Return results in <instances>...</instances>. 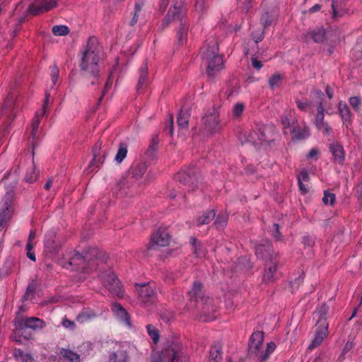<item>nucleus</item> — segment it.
I'll return each mask as SVG.
<instances>
[{
  "label": "nucleus",
  "instance_id": "obj_1",
  "mask_svg": "<svg viewBox=\"0 0 362 362\" xmlns=\"http://www.w3.org/2000/svg\"><path fill=\"white\" fill-rule=\"evenodd\" d=\"M100 60L98 41L95 37H88L79 59L81 76L88 86H98L101 81Z\"/></svg>",
  "mask_w": 362,
  "mask_h": 362
},
{
  "label": "nucleus",
  "instance_id": "obj_2",
  "mask_svg": "<svg viewBox=\"0 0 362 362\" xmlns=\"http://www.w3.org/2000/svg\"><path fill=\"white\" fill-rule=\"evenodd\" d=\"M173 21L179 22V25L177 28L176 43L179 46L183 45L187 42L189 23L187 19V11L183 6V3L181 1L179 4L176 1L170 8L159 28L163 30Z\"/></svg>",
  "mask_w": 362,
  "mask_h": 362
},
{
  "label": "nucleus",
  "instance_id": "obj_3",
  "mask_svg": "<svg viewBox=\"0 0 362 362\" xmlns=\"http://www.w3.org/2000/svg\"><path fill=\"white\" fill-rule=\"evenodd\" d=\"M184 349L176 339L168 340L159 354L151 355V362H184Z\"/></svg>",
  "mask_w": 362,
  "mask_h": 362
},
{
  "label": "nucleus",
  "instance_id": "obj_4",
  "mask_svg": "<svg viewBox=\"0 0 362 362\" xmlns=\"http://www.w3.org/2000/svg\"><path fill=\"white\" fill-rule=\"evenodd\" d=\"M218 45L216 40L206 41V47L202 52V59L207 64L206 73L209 77L215 75L223 66V61L218 54Z\"/></svg>",
  "mask_w": 362,
  "mask_h": 362
},
{
  "label": "nucleus",
  "instance_id": "obj_5",
  "mask_svg": "<svg viewBox=\"0 0 362 362\" xmlns=\"http://www.w3.org/2000/svg\"><path fill=\"white\" fill-rule=\"evenodd\" d=\"M146 169L147 164L146 162H140L132 165L127 173V176L123 177L112 188L113 192L115 194L120 193L124 196L128 195V192L126 189L130 188L135 180L141 178Z\"/></svg>",
  "mask_w": 362,
  "mask_h": 362
},
{
  "label": "nucleus",
  "instance_id": "obj_6",
  "mask_svg": "<svg viewBox=\"0 0 362 362\" xmlns=\"http://www.w3.org/2000/svg\"><path fill=\"white\" fill-rule=\"evenodd\" d=\"M100 278L103 286L114 296L119 298L123 296L124 291L119 286V281L114 272L111 270L104 271L100 273Z\"/></svg>",
  "mask_w": 362,
  "mask_h": 362
},
{
  "label": "nucleus",
  "instance_id": "obj_7",
  "mask_svg": "<svg viewBox=\"0 0 362 362\" xmlns=\"http://www.w3.org/2000/svg\"><path fill=\"white\" fill-rule=\"evenodd\" d=\"M313 98L319 99V103L317 107V115L315 124L317 129L322 134H329L332 133V129L328 124L324 122V107L322 105V99L324 93L321 90H316L311 93Z\"/></svg>",
  "mask_w": 362,
  "mask_h": 362
},
{
  "label": "nucleus",
  "instance_id": "obj_8",
  "mask_svg": "<svg viewBox=\"0 0 362 362\" xmlns=\"http://www.w3.org/2000/svg\"><path fill=\"white\" fill-rule=\"evenodd\" d=\"M16 185V182L14 181L11 188L7 189L6 194L3 197V204L0 209V227L6 224L12 217L13 209L11 208V205L14 196L13 188Z\"/></svg>",
  "mask_w": 362,
  "mask_h": 362
},
{
  "label": "nucleus",
  "instance_id": "obj_9",
  "mask_svg": "<svg viewBox=\"0 0 362 362\" xmlns=\"http://www.w3.org/2000/svg\"><path fill=\"white\" fill-rule=\"evenodd\" d=\"M219 113L213 108L202 117V129L210 134H220L221 125L219 122Z\"/></svg>",
  "mask_w": 362,
  "mask_h": 362
},
{
  "label": "nucleus",
  "instance_id": "obj_10",
  "mask_svg": "<svg viewBox=\"0 0 362 362\" xmlns=\"http://www.w3.org/2000/svg\"><path fill=\"white\" fill-rule=\"evenodd\" d=\"M195 305L199 313L200 318L203 321H211L216 318L214 314L216 311V308L213 304L212 299L209 297L201 296L200 300Z\"/></svg>",
  "mask_w": 362,
  "mask_h": 362
},
{
  "label": "nucleus",
  "instance_id": "obj_11",
  "mask_svg": "<svg viewBox=\"0 0 362 362\" xmlns=\"http://www.w3.org/2000/svg\"><path fill=\"white\" fill-rule=\"evenodd\" d=\"M199 176L194 169H189L188 170H182L177 173L175 176V180L187 187L189 192L194 191L198 187Z\"/></svg>",
  "mask_w": 362,
  "mask_h": 362
},
{
  "label": "nucleus",
  "instance_id": "obj_12",
  "mask_svg": "<svg viewBox=\"0 0 362 362\" xmlns=\"http://www.w3.org/2000/svg\"><path fill=\"white\" fill-rule=\"evenodd\" d=\"M277 15L278 13L275 8L267 9L262 13L260 18V22L264 29L259 34H256L255 32L251 33V36L255 43H258L263 40L264 37V30L272 25L273 21L276 18Z\"/></svg>",
  "mask_w": 362,
  "mask_h": 362
},
{
  "label": "nucleus",
  "instance_id": "obj_13",
  "mask_svg": "<svg viewBox=\"0 0 362 362\" xmlns=\"http://www.w3.org/2000/svg\"><path fill=\"white\" fill-rule=\"evenodd\" d=\"M90 258L88 253H83V255H81L78 252H75L64 264V267L66 268L71 267L74 270H81L84 273H88L90 269L86 259H89Z\"/></svg>",
  "mask_w": 362,
  "mask_h": 362
},
{
  "label": "nucleus",
  "instance_id": "obj_14",
  "mask_svg": "<svg viewBox=\"0 0 362 362\" xmlns=\"http://www.w3.org/2000/svg\"><path fill=\"white\" fill-rule=\"evenodd\" d=\"M170 236L165 228H158L151 236L150 242L147 245V250H153L157 247L168 246Z\"/></svg>",
  "mask_w": 362,
  "mask_h": 362
},
{
  "label": "nucleus",
  "instance_id": "obj_15",
  "mask_svg": "<svg viewBox=\"0 0 362 362\" xmlns=\"http://www.w3.org/2000/svg\"><path fill=\"white\" fill-rule=\"evenodd\" d=\"M14 323L16 328L19 331L25 328H30L36 330L42 329L45 326V322L40 318L35 317H17L15 318Z\"/></svg>",
  "mask_w": 362,
  "mask_h": 362
},
{
  "label": "nucleus",
  "instance_id": "obj_16",
  "mask_svg": "<svg viewBox=\"0 0 362 362\" xmlns=\"http://www.w3.org/2000/svg\"><path fill=\"white\" fill-rule=\"evenodd\" d=\"M139 297L144 303H153L157 299V291L154 285L150 282L144 284H136Z\"/></svg>",
  "mask_w": 362,
  "mask_h": 362
},
{
  "label": "nucleus",
  "instance_id": "obj_17",
  "mask_svg": "<svg viewBox=\"0 0 362 362\" xmlns=\"http://www.w3.org/2000/svg\"><path fill=\"white\" fill-rule=\"evenodd\" d=\"M106 362H130V356L125 346L115 344L113 349L109 352Z\"/></svg>",
  "mask_w": 362,
  "mask_h": 362
},
{
  "label": "nucleus",
  "instance_id": "obj_18",
  "mask_svg": "<svg viewBox=\"0 0 362 362\" xmlns=\"http://www.w3.org/2000/svg\"><path fill=\"white\" fill-rule=\"evenodd\" d=\"M281 123L283 125L284 134H290L292 136H307L310 134L308 127H300L297 121H293L291 123H290V121L287 117H285L284 119H282Z\"/></svg>",
  "mask_w": 362,
  "mask_h": 362
},
{
  "label": "nucleus",
  "instance_id": "obj_19",
  "mask_svg": "<svg viewBox=\"0 0 362 362\" xmlns=\"http://www.w3.org/2000/svg\"><path fill=\"white\" fill-rule=\"evenodd\" d=\"M4 108L6 111L7 122L2 126L1 131L4 134H8L11 133V123L17 114V110L15 108V101L12 96L7 98Z\"/></svg>",
  "mask_w": 362,
  "mask_h": 362
},
{
  "label": "nucleus",
  "instance_id": "obj_20",
  "mask_svg": "<svg viewBox=\"0 0 362 362\" xmlns=\"http://www.w3.org/2000/svg\"><path fill=\"white\" fill-rule=\"evenodd\" d=\"M57 1L54 0H36L35 3L31 4L26 11L33 16H37L40 13L48 11L56 7Z\"/></svg>",
  "mask_w": 362,
  "mask_h": 362
},
{
  "label": "nucleus",
  "instance_id": "obj_21",
  "mask_svg": "<svg viewBox=\"0 0 362 362\" xmlns=\"http://www.w3.org/2000/svg\"><path fill=\"white\" fill-rule=\"evenodd\" d=\"M45 251L51 256L58 253L61 242L57 239L55 233L50 231L45 236Z\"/></svg>",
  "mask_w": 362,
  "mask_h": 362
},
{
  "label": "nucleus",
  "instance_id": "obj_22",
  "mask_svg": "<svg viewBox=\"0 0 362 362\" xmlns=\"http://www.w3.org/2000/svg\"><path fill=\"white\" fill-rule=\"evenodd\" d=\"M279 264L278 257H271L270 260H267L264 263V272L262 280L265 283H271L274 281V274L276 272Z\"/></svg>",
  "mask_w": 362,
  "mask_h": 362
},
{
  "label": "nucleus",
  "instance_id": "obj_23",
  "mask_svg": "<svg viewBox=\"0 0 362 362\" xmlns=\"http://www.w3.org/2000/svg\"><path fill=\"white\" fill-rule=\"evenodd\" d=\"M264 341V333L261 331H257L252 334L248 345V355L250 356H257L258 350L261 347Z\"/></svg>",
  "mask_w": 362,
  "mask_h": 362
},
{
  "label": "nucleus",
  "instance_id": "obj_24",
  "mask_svg": "<svg viewBox=\"0 0 362 362\" xmlns=\"http://www.w3.org/2000/svg\"><path fill=\"white\" fill-rule=\"evenodd\" d=\"M255 252L257 258L264 260L265 262L267 259L270 260L271 257H278V254L274 252L272 245L269 242L257 245Z\"/></svg>",
  "mask_w": 362,
  "mask_h": 362
},
{
  "label": "nucleus",
  "instance_id": "obj_25",
  "mask_svg": "<svg viewBox=\"0 0 362 362\" xmlns=\"http://www.w3.org/2000/svg\"><path fill=\"white\" fill-rule=\"evenodd\" d=\"M317 324L318 325V327L316 330L315 337L308 346V349L310 350L319 346L322 342L328 332V323L326 320H322V323Z\"/></svg>",
  "mask_w": 362,
  "mask_h": 362
},
{
  "label": "nucleus",
  "instance_id": "obj_26",
  "mask_svg": "<svg viewBox=\"0 0 362 362\" xmlns=\"http://www.w3.org/2000/svg\"><path fill=\"white\" fill-rule=\"evenodd\" d=\"M329 36V31L326 30L324 28H315V29L309 31L306 37L311 39L316 43H325L327 42Z\"/></svg>",
  "mask_w": 362,
  "mask_h": 362
},
{
  "label": "nucleus",
  "instance_id": "obj_27",
  "mask_svg": "<svg viewBox=\"0 0 362 362\" xmlns=\"http://www.w3.org/2000/svg\"><path fill=\"white\" fill-rule=\"evenodd\" d=\"M100 148V143H96L93 147V158L86 169L88 173L93 172L95 168H99L104 162V156H100L99 155Z\"/></svg>",
  "mask_w": 362,
  "mask_h": 362
},
{
  "label": "nucleus",
  "instance_id": "obj_28",
  "mask_svg": "<svg viewBox=\"0 0 362 362\" xmlns=\"http://www.w3.org/2000/svg\"><path fill=\"white\" fill-rule=\"evenodd\" d=\"M112 310L121 321L131 327L130 316L121 304L115 303L112 306Z\"/></svg>",
  "mask_w": 362,
  "mask_h": 362
},
{
  "label": "nucleus",
  "instance_id": "obj_29",
  "mask_svg": "<svg viewBox=\"0 0 362 362\" xmlns=\"http://www.w3.org/2000/svg\"><path fill=\"white\" fill-rule=\"evenodd\" d=\"M139 76L138 80V83L136 86V90L139 91L142 89L144 87L147 86V77L148 74V69L146 60H144L141 65V67L139 70Z\"/></svg>",
  "mask_w": 362,
  "mask_h": 362
},
{
  "label": "nucleus",
  "instance_id": "obj_30",
  "mask_svg": "<svg viewBox=\"0 0 362 362\" xmlns=\"http://www.w3.org/2000/svg\"><path fill=\"white\" fill-rule=\"evenodd\" d=\"M329 149L334 157V160L339 164H341L345 158V152L342 145L339 143H332L329 145Z\"/></svg>",
  "mask_w": 362,
  "mask_h": 362
},
{
  "label": "nucleus",
  "instance_id": "obj_31",
  "mask_svg": "<svg viewBox=\"0 0 362 362\" xmlns=\"http://www.w3.org/2000/svg\"><path fill=\"white\" fill-rule=\"evenodd\" d=\"M346 0H332V18H338L343 16L346 10L345 8Z\"/></svg>",
  "mask_w": 362,
  "mask_h": 362
},
{
  "label": "nucleus",
  "instance_id": "obj_32",
  "mask_svg": "<svg viewBox=\"0 0 362 362\" xmlns=\"http://www.w3.org/2000/svg\"><path fill=\"white\" fill-rule=\"evenodd\" d=\"M203 285L200 281H194L192 289L188 291V296L191 301H195L196 303L200 300L201 296H205L202 291Z\"/></svg>",
  "mask_w": 362,
  "mask_h": 362
},
{
  "label": "nucleus",
  "instance_id": "obj_33",
  "mask_svg": "<svg viewBox=\"0 0 362 362\" xmlns=\"http://www.w3.org/2000/svg\"><path fill=\"white\" fill-rule=\"evenodd\" d=\"M190 117V107H182L177 117V122L181 129H187Z\"/></svg>",
  "mask_w": 362,
  "mask_h": 362
},
{
  "label": "nucleus",
  "instance_id": "obj_34",
  "mask_svg": "<svg viewBox=\"0 0 362 362\" xmlns=\"http://www.w3.org/2000/svg\"><path fill=\"white\" fill-rule=\"evenodd\" d=\"M159 141L158 137H153L150 143L148 149L145 152V157L147 161H153L157 158V151Z\"/></svg>",
  "mask_w": 362,
  "mask_h": 362
},
{
  "label": "nucleus",
  "instance_id": "obj_35",
  "mask_svg": "<svg viewBox=\"0 0 362 362\" xmlns=\"http://www.w3.org/2000/svg\"><path fill=\"white\" fill-rule=\"evenodd\" d=\"M221 353L222 347L219 344L212 346L209 352V362H220L222 359Z\"/></svg>",
  "mask_w": 362,
  "mask_h": 362
},
{
  "label": "nucleus",
  "instance_id": "obj_36",
  "mask_svg": "<svg viewBox=\"0 0 362 362\" xmlns=\"http://www.w3.org/2000/svg\"><path fill=\"white\" fill-rule=\"evenodd\" d=\"M214 218L215 212L214 210L206 211L197 218V226L209 224Z\"/></svg>",
  "mask_w": 362,
  "mask_h": 362
},
{
  "label": "nucleus",
  "instance_id": "obj_37",
  "mask_svg": "<svg viewBox=\"0 0 362 362\" xmlns=\"http://www.w3.org/2000/svg\"><path fill=\"white\" fill-rule=\"evenodd\" d=\"M60 354L63 358L70 362H81L80 355L69 349H62Z\"/></svg>",
  "mask_w": 362,
  "mask_h": 362
},
{
  "label": "nucleus",
  "instance_id": "obj_38",
  "mask_svg": "<svg viewBox=\"0 0 362 362\" xmlns=\"http://www.w3.org/2000/svg\"><path fill=\"white\" fill-rule=\"evenodd\" d=\"M339 112L343 121L346 122L351 121V112L348 105L344 102H339Z\"/></svg>",
  "mask_w": 362,
  "mask_h": 362
},
{
  "label": "nucleus",
  "instance_id": "obj_39",
  "mask_svg": "<svg viewBox=\"0 0 362 362\" xmlns=\"http://www.w3.org/2000/svg\"><path fill=\"white\" fill-rule=\"evenodd\" d=\"M83 253H88L89 259H86L88 262V265L90 267V269H93L94 267V259H98L99 257V251L95 247H88Z\"/></svg>",
  "mask_w": 362,
  "mask_h": 362
},
{
  "label": "nucleus",
  "instance_id": "obj_40",
  "mask_svg": "<svg viewBox=\"0 0 362 362\" xmlns=\"http://www.w3.org/2000/svg\"><path fill=\"white\" fill-rule=\"evenodd\" d=\"M96 316L95 312L93 310H83L76 317V321L79 323H84L88 320L94 318Z\"/></svg>",
  "mask_w": 362,
  "mask_h": 362
},
{
  "label": "nucleus",
  "instance_id": "obj_41",
  "mask_svg": "<svg viewBox=\"0 0 362 362\" xmlns=\"http://www.w3.org/2000/svg\"><path fill=\"white\" fill-rule=\"evenodd\" d=\"M127 144L126 143H121L119 146L118 151L115 156V160L117 163H121L127 156Z\"/></svg>",
  "mask_w": 362,
  "mask_h": 362
},
{
  "label": "nucleus",
  "instance_id": "obj_42",
  "mask_svg": "<svg viewBox=\"0 0 362 362\" xmlns=\"http://www.w3.org/2000/svg\"><path fill=\"white\" fill-rule=\"evenodd\" d=\"M144 4V3L142 0L135 3L134 16L130 21L131 26L134 25L137 23L139 18V13L141 11Z\"/></svg>",
  "mask_w": 362,
  "mask_h": 362
},
{
  "label": "nucleus",
  "instance_id": "obj_43",
  "mask_svg": "<svg viewBox=\"0 0 362 362\" xmlns=\"http://www.w3.org/2000/svg\"><path fill=\"white\" fill-rule=\"evenodd\" d=\"M52 31L56 36H65L69 33L70 30L66 25H54L52 28Z\"/></svg>",
  "mask_w": 362,
  "mask_h": 362
},
{
  "label": "nucleus",
  "instance_id": "obj_44",
  "mask_svg": "<svg viewBox=\"0 0 362 362\" xmlns=\"http://www.w3.org/2000/svg\"><path fill=\"white\" fill-rule=\"evenodd\" d=\"M228 222V216L223 214H220L216 217L214 225L216 227L217 229L221 228H223Z\"/></svg>",
  "mask_w": 362,
  "mask_h": 362
},
{
  "label": "nucleus",
  "instance_id": "obj_45",
  "mask_svg": "<svg viewBox=\"0 0 362 362\" xmlns=\"http://www.w3.org/2000/svg\"><path fill=\"white\" fill-rule=\"evenodd\" d=\"M37 284L35 281H31L27 288L25 295L23 297V300H26L28 299L30 295H33L36 291Z\"/></svg>",
  "mask_w": 362,
  "mask_h": 362
},
{
  "label": "nucleus",
  "instance_id": "obj_46",
  "mask_svg": "<svg viewBox=\"0 0 362 362\" xmlns=\"http://www.w3.org/2000/svg\"><path fill=\"white\" fill-rule=\"evenodd\" d=\"M329 308L328 306L323 303L320 308L318 310V315H319V320H317V323H322V320H326V315L328 313Z\"/></svg>",
  "mask_w": 362,
  "mask_h": 362
},
{
  "label": "nucleus",
  "instance_id": "obj_47",
  "mask_svg": "<svg viewBox=\"0 0 362 362\" xmlns=\"http://www.w3.org/2000/svg\"><path fill=\"white\" fill-rule=\"evenodd\" d=\"M322 202L325 205H327L329 204L330 205H333L335 202V194L333 193H330L327 190H325Z\"/></svg>",
  "mask_w": 362,
  "mask_h": 362
},
{
  "label": "nucleus",
  "instance_id": "obj_48",
  "mask_svg": "<svg viewBox=\"0 0 362 362\" xmlns=\"http://www.w3.org/2000/svg\"><path fill=\"white\" fill-rule=\"evenodd\" d=\"M38 175L39 172L36 170L35 167H33V170L26 174L25 180L27 182L33 183L37 180Z\"/></svg>",
  "mask_w": 362,
  "mask_h": 362
},
{
  "label": "nucleus",
  "instance_id": "obj_49",
  "mask_svg": "<svg viewBox=\"0 0 362 362\" xmlns=\"http://www.w3.org/2000/svg\"><path fill=\"white\" fill-rule=\"evenodd\" d=\"M146 329L149 336L151 337L152 340L156 343L159 339V333L158 331L152 325H148L146 326Z\"/></svg>",
  "mask_w": 362,
  "mask_h": 362
},
{
  "label": "nucleus",
  "instance_id": "obj_50",
  "mask_svg": "<svg viewBox=\"0 0 362 362\" xmlns=\"http://www.w3.org/2000/svg\"><path fill=\"white\" fill-rule=\"evenodd\" d=\"M164 131L166 134H169L170 136H173L174 134V132H173V116L172 114L170 115V117L165 123V127Z\"/></svg>",
  "mask_w": 362,
  "mask_h": 362
},
{
  "label": "nucleus",
  "instance_id": "obj_51",
  "mask_svg": "<svg viewBox=\"0 0 362 362\" xmlns=\"http://www.w3.org/2000/svg\"><path fill=\"white\" fill-rule=\"evenodd\" d=\"M349 103L354 110L358 112L361 105V99L358 96L351 97L349 98Z\"/></svg>",
  "mask_w": 362,
  "mask_h": 362
},
{
  "label": "nucleus",
  "instance_id": "obj_52",
  "mask_svg": "<svg viewBox=\"0 0 362 362\" xmlns=\"http://www.w3.org/2000/svg\"><path fill=\"white\" fill-rule=\"evenodd\" d=\"M14 356L17 358H21L23 362H28V360L31 359V356L28 354H25L21 349H15L14 351Z\"/></svg>",
  "mask_w": 362,
  "mask_h": 362
},
{
  "label": "nucleus",
  "instance_id": "obj_53",
  "mask_svg": "<svg viewBox=\"0 0 362 362\" xmlns=\"http://www.w3.org/2000/svg\"><path fill=\"white\" fill-rule=\"evenodd\" d=\"M281 79H282V76L281 74L272 75L269 80V86L272 88H274V87H276L278 85V83H279V81Z\"/></svg>",
  "mask_w": 362,
  "mask_h": 362
},
{
  "label": "nucleus",
  "instance_id": "obj_54",
  "mask_svg": "<svg viewBox=\"0 0 362 362\" xmlns=\"http://www.w3.org/2000/svg\"><path fill=\"white\" fill-rule=\"evenodd\" d=\"M110 74H112V73H110ZM112 84V81L111 80V75H110V76L107 79L106 83L105 84L104 88L103 90V93H102V95L98 98V104L102 101L103 97L107 93L108 89L111 87Z\"/></svg>",
  "mask_w": 362,
  "mask_h": 362
},
{
  "label": "nucleus",
  "instance_id": "obj_55",
  "mask_svg": "<svg viewBox=\"0 0 362 362\" xmlns=\"http://www.w3.org/2000/svg\"><path fill=\"white\" fill-rule=\"evenodd\" d=\"M51 78L54 85L56 84L59 77V69L56 64H53L51 67Z\"/></svg>",
  "mask_w": 362,
  "mask_h": 362
},
{
  "label": "nucleus",
  "instance_id": "obj_56",
  "mask_svg": "<svg viewBox=\"0 0 362 362\" xmlns=\"http://www.w3.org/2000/svg\"><path fill=\"white\" fill-rule=\"evenodd\" d=\"M244 108H245V105L243 103H237L234 107H233V114L234 115V117H239L241 115V114L243 113V110H244Z\"/></svg>",
  "mask_w": 362,
  "mask_h": 362
},
{
  "label": "nucleus",
  "instance_id": "obj_57",
  "mask_svg": "<svg viewBox=\"0 0 362 362\" xmlns=\"http://www.w3.org/2000/svg\"><path fill=\"white\" fill-rule=\"evenodd\" d=\"M39 124H40V119L38 118V115H37V117L33 119V121L32 122V125H31L32 136H35V134H37Z\"/></svg>",
  "mask_w": 362,
  "mask_h": 362
},
{
  "label": "nucleus",
  "instance_id": "obj_58",
  "mask_svg": "<svg viewBox=\"0 0 362 362\" xmlns=\"http://www.w3.org/2000/svg\"><path fill=\"white\" fill-rule=\"evenodd\" d=\"M309 180V175L305 170H301L300 174L298 175V182H308Z\"/></svg>",
  "mask_w": 362,
  "mask_h": 362
},
{
  "label": "nucleus",
  "instance_id": "obj_59",
  "mask_svg": "<svg viewBox=\"0 0 362 362\" xmlns=\"http://www.w3.org/2000/svg\"><path fill=\"white\" fill-rule=\"evenodd\" d=\"M63 327L65 328L74 330L75 329V323L74 321L69 320L67 318H64L62 322Z\"/></svg>",
  "mask_w": 362,
  "mask_h": 362
},
{
  "label": "nucleus",
  "instance_id": "obj_60",
  "mask_svg": "<svg viewBox=\"0 0 362 362\" xmlns=\"http://www.w3.org/2000/svg\"><path fill=\"white\" fill-rule=\"evenodd\" d=\"M251 61L252 66L257 70H259L263 66L262 62L259 61L257 57L254 56L252 57Z\"/></svg>",
  "mask_w": 362,
  "mask_h": 362
},
{
  "label": "nucleus",
  "instance_id": "obj_61",
  "mask_svg": "<svg viewBox=\"0 0 362 362\" xmlns=\"http://www.w3.org/2000/svg\"><path fill=\"white\" fill-rule=\"evenodd\" d=\"M273 235L276 240H279L281 238V233L279 231V226L277 223L273 225Z\"/></svg>",
  "mask_w": 362,
  "mask_h": 362
},
{
  "label": "nucleus",
  "instance_id": "obj_62",
  "mask_svg": "<svg viewBox=\"0 0 362 362\" xmlns=\"http://www.w3.org/2000/svg\"><path fill=\"white\" fill-rule=\"evenodd\" d=\"M169 4V0H161L159 4V11L160 13H164L166 8Z\"/></svg>",
  "mask_w": 362,
  "mask_h": 362
},
{
  "label": "nucleus",
  "instance_id": "obj_63",
  "mask_svg": "<svg viewBox=\"0 0 362 362\" xmlns=\"http://www.w3.org/2000/svg\"><path fill=\"white\" fill-rule=\"evenodd\" d=\"M194 7L199 12L204 11V1L203 0H195Z\"/></svg>",
  "mask_w": 362,
  "mask_h": 362
},
{
  "label": "nucleus",
  "instance_id": "obj_64",
  "mask_svg": "<svg viewBox=\"0 0 362 362\" xmlns=\"http://www.w3.org/2000/svg\"><path fill=\"white\" fill-rule=\"evenodd\" d=\"M270 354L265 350L264 353L258 356V360L259 362H266Z\"/></svg>",
  "mask_w": 362,
  "mask_h": 362
}]
</instances>
